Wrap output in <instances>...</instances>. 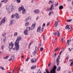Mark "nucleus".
<instances>
[{"instance_id":"obj_1","label":"nucleus","mask_w":73,"mask_h":73,"mask_svg":"<svg viewBox=\"0 0 73 73\" xmlns=\"http://www.w3.org/2000/svg\"><path fill=\"white\" fill-rule=\"evenodd\" d=\"M21 38L20 36H18L17 38V39L15 41V46L16 50H19V43L20 41V40H21Z\"/></svg>"},{"instance_id":"obj_2","label":"nucleus","mask_w":73,"mask_h":73,"mask_svg":"<svg viewBox=\"0 0 73 73\" xmlns=\"http://www.w3.org/2000/svg\"><path fill=\"white\" fill-rule=\"evenodd\" d=\"M44 30V29H43V27H42V29L41 28V27L40 26H39L37 28V32H40V33H42Z\"/></svg>"},{"instance_id":"obj_3","label":"nucleus","mask_w":73,"mask_h":73,"mask_svg":"<svg viewBox=\"0 0 73 73\" xmlns=\"http://www.w3.org/2000/svg\"><path fill=\"white\" fill-rule=\"evenodd\" d=\"M14 46V43H13V42H11L9 44V48L10 49H12L13 48V47Z\"/></svg>"},{"instance_id":"obj_4","label":"nucleus","mask_w":73,"mask_h":73,"mask_svg":"<svg viewBox=\"0 0 73 73\" xmlns=\"http://www.w3.org/2000/svg\"><path fill=\"white\" fill-rule=\"evenodd\" d=\"M60 55H58L57 58L56 60V64L57 66H58L59 63H60Z\"/></svg>"},{"instance_id":"obj_5","label":"nucleus","mask_w":73,"mask_h":73,"mask_svg":"<svg viewBox=\"0 0 73 73\" xmlns=\"http://www.w3.org/2000/svg\"><path fill=\"white\" fill-rule=\"evenodd\" d=\"M66 29H68L69 31H70L72 29V27L70 26L67 25L65 27Z\"/></svg>"},{"instance_id":"obj_6","label":"nucleus","mask_w":73,"mask_h":73,"mask_svg":"<svg viewBox=\"0 0 73 73\" xmlns=\"http://www.w3.org/2000/svg\"><path fill=\"white\" fill-rule=\"evenodd\" d=\"M56 32H55V33H53L54 35L55 36V35H57V36H58V37L60 36V32H59V31H58V30H57Z\"/></svg>"},{"instance_id":"obj_7","label":"nucleus","mask_w":73,"mask_h":73,"mask_svg":"<svg viewBox=\"0 0 73 73\" xmlns=\"http://www.w3.org/2000/svg\"><path fill=\"white\" fill-rule=\"evenodd\" d=\"M36 24V23L35 22L34 23L32 24L31 27V30H33V29H34V28H35Z\"/></svg>"},{"instance_id":"obj_8","label":"nucleus","mask_w":73,"mask_h":73,"mask_svg":"<svg viewBox=\"0 0 73 73\" xmlns=\"http://www.w3.org/2000/svg\"><path fill=\"white\" fill-rule=\"evenodd\" d=\"M30 61H31V63H35V62H36L37 61V59L36 58H31Z\"/></svg>"},{"instance_id":"obj_9","label":"nucleus","mask_w":73,"mask_h":73,"mask_svg":"<svg viewBox=\"0 0 73 73\" xmlns=\"http://www.w3.org/2000/svg\"><path fill=\"white\" fill-rule=\"evenodd\" d=\"M23 9H24V7L23 5H21V6L19 8L18 11L19 12H21V11H23Z\"/></svg>"},{"instance_id":"obj_10","label":"nucleus","mask_w":73,"mask_h":73,"mask_svg":"<svg viewBox=\"0 0 73 73\" xmlns=\"http://www.w3.org/2000/svg\"><path fill=\"white\" fill-rule=\"evenodd\" d=\"M5 18H4L3 19H2L1 21V23H0V27L1 25L3 24V23H5Z\"/></svg>"},{"instance_id":"obj_11","label":"nucleus","mask_w":73,"mask_h":73,"mask_svg":"<svg viewBox=\"0 0 73 73\" xmlns=\"http://www.w3.org/2000/svg\"><path fill=\"white\" fill-rule=\"evenodd\" d=\"M15 19H18L20 17V16L19 15V14L16 13L15 14Z\"/></svg>"},{"instance_id":"obj_12","label":"nucleus","mask_w":73,"mask_h":73,"mask_svg":"<svg viewBox=\"0 0 73 73\" xmlns=\"http://www.w3.org/2000/svg\"><path fill=\"white\" fill-rule=\"evenodd\" d=\"M34 12L35 13H39V12H40V11L38 9H35L34 11Z\"/></svg>"},{"instance_id":"obj_13","label":"nucleus","mask_w":73,"mask_h":73,"mask_svg":"<svg viewBox=\"0 0 73 73\" xmlns=\"http://www.w3.org/2000/svg\"><path fill=\"white\" fill-rule=\"evenodd\" d=\"M58 22H59V21H57L54 24L55 27H57V25H58Z\"/></svg>"},{"instance_id":"obj_14","label":"nucleus","mask_w":73,"mask_h":73,"mask_svg":"<svg viewBox=\"0 0 73 73\" xmlns=\"http://www.w3.org/2000/svg\"><path fill=\"white\" fill-rule=\"evenodd\" d=\"M28 33V30H25L24 31V34L25 35H27Z\"/></svg>"},{"instance_id":"obj_15","label":"nucleus","mask_w":73,"mask_h":73,"mask_svg":"<svg viewBox=\"0 0 73 73\" xmlns=\"http://www.w3.org/2000/svg\"><path fill=\"white\" fill-rule=\"evenodd\" d=\"M53 4L51 5V8L50 9V11H51L52 10H54V8H53Z\"/></svg>"},{"instance_id":"obj_16","label":"nucleus","mask_w":73,"mask_h":73,"mask_svg":"<svg viewBox=\"0 0 73 73\" xmlns=\"http://www.w3.org/2000/svg\"><path fill=\"white\" fill-rule=\"evenodd\" d=\"M70 41V40H68L67 41L66 45H67V46H68V45H69V42Z\"/></svg>"},{"instance_id":"obj_17","label":"nucleus","mask_w":73,"mask_h":73,"mask_svg":"<svg viewBox=\"0 0 73 73\" xmlns=\"http://www.w3.org/2000/svg\"><path fill=\"white\" fill-rule=\"evenodd\" d=\"M15 16H16V15L15 14H12L11 16V18L13 19L15 17Z\"/></svg>"},{"instance_id":"obj_18","label":"nucleus","mask_w":73,"mask_h":73,"mask_svg":"<svg viewBox=\"0 0 73 73\" xmlns=\"http://www.w3.org/2000/svg\"><path fill=\"white\" fill-rule=\"evenodd\" d=\"M22 13L24 15V14H25V9H24L23 10H22Z\"/></svg>"},{"instance_id":"obj_19","label":"nucleus","mask_w":73,"mask_h":73,"mask_svg":"<svg viewBox=\"0 0 73 73\" xmlns=\"http://www.w3.org/2000/svg\"><path fill=\"white\" fill-rule=\"evenodd\" d=\"M63 8L64 7H63V6L62 5L60 6L59 7V9H63Z\"/></svg>"},{"instance_id":"obj_20","label":"nucleus","mask_w":73,"mask_h":73,"mask_svg":"<svg viewBox=\"0 0 73 73\" xmlns=\"http://www.w3.org/2000/svg\"><path fill=\"white\" fill-rule=\"evenodd\" d=\"M29 23L28 22H27V23H26L25 24V26H26V27H27V26L29 25Z\"/></svg>"},{"instance_id":"obj_21","label":"nucleus","mask_w":73,"mask_h":73,"mask_svg":"<svg viewBox=\"0 0 73 73\" xmlns=\"http://www.w3.org/2000/svg\"><path fill=\"white\" fill-rule=\"evenodd\" d=\"M11 24H13L14 23V20L13 19L11 20L10 21Z\"/></svg>"},{"instance_id":"obj_22","label":"nucleus","mask_w":73,"mask_h":73,"mask_svg":"<svg viewBox=\"0 0 73 73\" xmlns=\"http://www.w3.org/2000/svg\"><path fill=\"white\" fill-rule=\"evenodd\" d=\"M36 66H32V67H31V68L32 69H34L35 68H36Z\"/></svg>"},{"instance_id":"obj_23","label":"nucleus","mask_w":73,"mask_h":73,"mask_svg":"<svg viewBox=\"0 0 73 73\" xmlns=\"http://www.w3.org/2000/svg\"><path fill=\"white\" fill-rule=\"evenodd\" d=\"M60 69H61V68H60V67L59 66L58 68H57V71H60Z\"/></svg>"},{"instance_id":"obj_24","label":"nucleus","mask_w":73,"mask_h":73,"mask_svg":"<svg viewBox=\"0 0 73 73\" xmlns=\"http://www.w3.org/2000/svg\"><path fill=\"white\" fill-rule=\"evenodd\" d=\"M18 73H23V70H19Z\"/></svg>"},{"instance_id":"obj_25","label":"nucleus","mask_w":73,"mask_h":73,"mask_svg":"<svg viewBox=\"0 0 73 73\" xmlns=\"http://www.w3.org/2000/svg\"><path fill=\"white\" fill-rule=\"evenodd\" d=\"M29 20V17H27L26 19L25 20V21L26 22H27V21H28Z\"/></svg>"},{"instance_id":"obj_26","label":"nucleus","mask_w":73,"mask_h":73,"mask_svg":"<svg viewBox=\"0 0 73 73\" xmlns=\"http://www.w3.org/2000/svg\"><path fill=\"white\" fill-rule=\"evenodd\" d=\"M36 53H37V51L35 50V51L33 52V54L34 55H35V54H36Z\"/></svg>"},{"instance_id":"obj_27","label":"nucleus","mask_w":73,"mask_h":73,"mask_svg":"<svg viewBox=\"0 0 73 73\" xmlns=\"http://www.w3.org/2000/svg\"><path fill=\"white\" fill-rule=\"evenodd\" d=\"M68 58L67 57L65 61V63H67V62H68Z\"/></svg>"},{"instance_id":"obj_28","label":"nucleus","mask_w":73,"mask_h":73,"mask_svg":"<svg viewBox=\"0 0 73 73\" xmlns=\"http://www.w3.org/2000/svg\"><path fill=\"white\" fill-rule=\"evenodd\" d=\"M11 58L12 60H14V58H15V56H14L13 55L11 57Z\"/></svg>"},{"instance_id":"obj_29","label":"nucleus","mask_w":73,"mask_h":73,"mask_svg":"<svg viewBox=\"0 0 73 73\" xmlns=\"http://www.w3.org/2000/svg\"><path fill=\"white\" fill-rule=\"evenodd\" d=\"M72 21V19L68 20L67 21V22H70Z\"/></svg>"},{"instance_id":"obj_30","label":"nucleus","mask_w":73,"mask_h":73,"mask_svg":"<svg viewBox=\"0 0 73 73\" xmlns=\"http://www.w3.org/2000/svg\"><path fill=\"white\" fill-rule=\"evenodd\" d=\"M17 35V32H15L14 34V36H16Z\"/></svg>"},{"instance_id":"obj_31","label":"nucleus","mask_w":73,"mask_h":73,"mask_svg":"<svg viewBox=\"0 0 73 73\" xmlns=\"http://www.w3.org/2000/svg\"><path fill=\"white\" fill-rule=\"evenodd\" d=\"M40 51L42 52V50H44V48H43V47L40 48Z\"/></svg>"},{"instance_id":"obj_32","label":"nucleus","mask_w":73,"mask_h":73,"mask_svg":"<svg viewBox=\"0 0 73 73\" xmlns=\"http://www.w3.org/2000/svg\"><path fill=\"white\" fill-rule=\"evenodd\" d=\"M8 57H9V56H6L5 57H4V58H5V59H8Z\"/></svg>"},{"instance_id":"obj_33","label":"nucleus","mask_w":73,"mask_h":73,"mask_svg":"<svg viewBox=\"0 0 73 73\" xmlns=\"http://www.w3.org/2000/svg\"><path fill=\"white\" fill-rule=\"evenodd\" d=\"M21 1L20 0H17V2L18 3H20Z\"/></svg>"},{"instance_id":"obj_34","label":"nucleus","mask_w":73,"mask_h":73,"mask_svg":"<svg viewBox=\"0 0 73 73\" xmlns=\"http://www.w3.org/2000/svg\"><path fill=\"white\" fill-rule=\"evenodd\" d=\"M8 2V0H5V1H4V4H5V3H7Z\"/></svg>"},{"instance_id":"obj_35","label":"nucleus","mask_w":73,"mask_h":73,"mask_svg":"<svg viewBox=\"0 0 73 73\" xmlns=\"http://www.w3.org/2000/svg\"><path fill=\"white\" fill-rule=\"evenodd\" d=\"M6 8H7V9H9V5H8L7 6Z\"/></svg>"},{"instance_id":"obj_36","label":"nucleus","mask_w":73,"mask_h":73,"mask_svg":"<svg viewBox=\"0 0 73 73\" xmlns=\"http://www.w3.org/2000/svg\"><path fill=\"white\" fill-rule=\"evenodd\" d=\"M73 64V61L71 62L70 64V66H72Z\"/></svg>"},{"instance_id":"obj_37","label":"nucleus","mask_w":73,"mask_h":73,"mask_svg":"<svg viewBox=\"0 0 73 73\" xmlns=\"http://www.w3.org/2000/svg\"><path fill=\"white\" fill-rule=\"evenodd\" d=\"M27 31H29L30 29H31V28L30 27H29L27 28Z\"/></svg>"},{"instance_id":"obj_38","label":"nucleus","mask_w":73,"mask_h":73,"mask_svg":"<svg viewBox=\"0 0 73 73\" xmlns=\"http://www.w3.org/2000/svg\"><path fill=\"white\" fill-rule=\"evenodd\" d=\"M37 47L36 46H35V51H37Z\"/></svg>"},{"instance_id":"obj_39","label":"nucleus","mask_w":73,"mask_h":73,"mask_svg":"<svg viewBox=\"0 0 73 73\" xmlns=\"http://www.w3.org/2000/svg\"><path fill=\"white\" fill-rule=\"evenodd\" d=\"M58 49V48H57L54 50V52H56V51H57V50Z\"/></svg>"},{"instance_id":"obj_40","label":"nucleus","mask_w":73,"mask_h":73,"mask_svg":"<svg viewBox=\"0 0 73 73\" xmlns=\"http://www.w3.org/2000/svg\"><path fill=\"white\" fill-rule=\"evenodd\" d=\"M13 7H15L14 6H11V9H14V8H13Z\"/></svg>"},{"instance_id":"obj_41","label":"nucleus","mask_w":73,"mask_h":73,"mask_svg":"<svg viewBox=\"0 0 73 73\" xmlns=\"http://www.w3.org/2000/svg\"><path fill=\"white\" fill-rule=\"evenodd\" d=\"M36 73H41V71L40 70H38V71Z\"/></svg>"},{"instance_id":"obj_42","label":"nucleus","mask_w":73,"mask_h":73,"mask_svg":"<svg viewBox=\"0 0 73 73\" xmlns=\"http://www.w3.org/2000/svg\"><path fill=\"white\" fill-rule=\"evenodd\" d=\"M50 3H52V1H50L48 3V4H50Z\"/></svg>"},{"instance_id":"obj_43","label":"nucleus","mask_w":73,"mask_h":73,"mask_svg":"<svg viewBox=\"0 0 73 73\" xmlns=\"http://www.w3.org/2000/svg\"><path fill=\"white\" fill-rule=\"evenodd\" d=\"M43 39L44 40H45V35H44L43 36Z\"/></svg>"},{"instance_id":"obj_44","label":"nucleus","mask_w":73,"mask_h":73,"mask_svg":"<svg viewBox=\"0 0 73 73\" xmlns=\"http://www.w3.org/2000/svg\"><path fill=\"white\" fill-rule=\"evenodd\" d=\"M62 51H60V53L59 54V56H60V55H61V53H62Z\"/></svg>"},{"instance_id":"obj_45","label":"nucleus","mask_w":73,"mask_h":73,"mask_svg":"<svg viewBox=\"0 0 73 73\" xmlns=\"http://www.w3.org/2000/svg\"><path fill=\"white\" fill-rule=\"evenodd\" d=\"M49 23H50V22H48L47 23V27H48V26H49Z\"/></svg>"},{"instance_id":"obj_46","label":"nucleus","mask_w":73,"mask_h":73,"mask_svg":"<svg viewBox=\"0 0 73 73\" xmlns=\"http://www.w3.org/2000/svg\"><path fill=\"white\" fill-rule=\"evenodd\" d=\"M1 48L2 50H3V49H4V46H1Z\"/></svg>"},{"instance_id":"obj_47","label":"nucleus","mask_w":73,"mask_h":73,"mask_svg":"<svg viewBox=\"0 0 73 73\" xmlns=\"http://www.w3.org/2000/svg\"><path fill=\"white\" fill-rule=\"evenodd\" d=\"M12 59L11 58L10 59H9L8 61H11Z\"/></svg>"},{"instance_id":"obj_48","label":"nucleus","mask_w":73,"mask_h":73,"mask_svg":"<svg viewBox=\"0 0 73 73\" xmlns=\"http://www.w3.org/2000/svg\"><path fill=\"white\" fill-rule=\"evenodd\" d=\"M39 19V17H36V20H37Z\"/></svg>"},{"instance_id":"obj_49","label":"nucleus","mask_w":73,"mask_h":73,"mask_svg":"<svg viewBox=\"0 0 73 73\" xmlns=\"http://www.w3.org/2000/svg\"><path fill=\"white\" fill-rule=\"evenodd\" d=\"M29 60V58H27V59L26 60V61H28Z\"/></svg>"},{"instance_id":"obj_50","label":"nucleus","mask_w":73,"mask_h":73,"mask_svg":"<svg viewBox=\"0 0 73 73\" xmlns=\"http://www.w3.org/2000/svg\"><path fill=\"white\" fill-rule=\"evenodd\" d=\"M31 43H30V44H29V48H30V46L31 45Z\"/></svg>"},{"instance_id":"obj_51","label":"nucleus","mask_w":73,"mask_h":73,"mask_svg":"<svg viewBox=\"0 0 73 73\" xmlns=\"http://www.w3.org/2000/svg\"><path fill=\"white\" fill-rule=\"evenodd\" d=\"M45 26V24L44 23L43 25V27H44Z\"/></svg>"},{"instance_id":"obj_52","label":"nucleus","mask_w":73,"mask_h":73,"mask_svg":"<svg viewBox=\"0 0 73 73\" xmlns=\"http://www.w3.org/2000/svg\"><path fill=\"white\" fill-rule=\"evenodd\" d=\"M58 3L57 2V4L55 5V6H58Z\"/></svg>"},{"instance_id":"obj_53","label":"nucleus","mask_w":73,"mask_h":73,"mask_svg":"<svg viewBox=\"0 0 73 73\" xmlns=\"http://www.w3.org/2000/svg\"><path fill=\"white\" fill-rule=\"evenodd\" d=\"M6 35V34H5V33L4 34H3V35H2V36H3V37H4V36H5V35Z\"/></svg>"},{"instance_id":"obj_54","label":"nucleus","mask_w":73,"mask_h":73,"mask_svg":"<svg viewBox=\"0 0 73 73\" xmlns=\"http://www.w3.org/2000/svg\"><path fill=\"white\" fill-rule=\"evenodd\" d=\"M50 12L52 14H53V13H54V12H53V11H50Z\"/></svg>"},{"instance_id":"obj_55","label":"nucleus","mask_w":73,"mask_h":73,"mask_svg":"<svg viewBox=\"0 0 73 73\" xmlns=\"http://www.w3.org/2000/svg\"><path fill=\"white\" fill-rule=\"evenodd\" d=\"M50 15H51V12H49L48 15H49V16H50Z\"/></svg>"},{"instance_id":"obj_56","label":"nucleus","mask_w":73,"mask_h":73,"mask_svg":"<svg viewBox=\"0 0 73 73\" xmlns=\"http://www.w3.org/2000/svg\"><path fill=\"white\" fill-rule=\"evenodd\" d=\"M1 69H2V70H5V69L4 68H3L2 67Z\"/></svg>"},{"instance_id":"obj_57","label":"nucleus","mask_w":73,"mask_h":73,"mask_svg":"<svg viewBox=\"0 0 73 73\" xmlns=\"http://www.w3.org/2000/svg\"><path fill=\"white\" fill-rule=\"evenodd\" d=\"M5 1V0H3L1 1V3H3V2H4Z\"/></svg>"},{"instance_id":"obj_58","label":"nucleus","mask_w":73,"mask_h":73,"mask_svg":"<svg viewBox=\"0 0 73 73\" xmlns=\"http://www.w3.org/2000/svg\"><path fill=\"white\" fill-rule=\"evenodd\" d=\"M34 1H35V0H32V3H33Z\"/></svg>"},{"instance_id":"obj_59","label":"nucleus","mask_w":73,"mask_h":73,"mask_svg":"<svg viewBox=\"0 0 73 73\" xmlns=\"http://www.w3.org/2000/svg\"><path fill=\"white\" fill-rule=\"evenodd\" d=\"M16 48H13V50H15Z\"/></svg>"},{"instance_id":"obj_60","label":"nucleus","mask_w":73,"mask_h":73,"mask_svg":"<svg viewBox=\"0 0 73 73\" xmlns=\"http://www.w3.org/2000/svg\"><path fill=\"white\" fill-rule=\"evenodd\" d=\"M68 50H69V51H71V50H70V48H69Z\"/></svg>"},{"instance_id":"obj_61","label":"nucleus","mask_w":73,"mask_h":73,"mask_svg":"<svg viewBox=\"0 0 73 73\" xmlns=\"http://www.w3.org/2000/svg\"><path fill=\"white\" fill-rule=\"evenodd\" d=\"M50 64H51V63H50V64L48 65V66H50Z\"/></svg>"},{"instance_id":"obj_62","label":"nucleus","mask_w":73,"mask_h":73,"mask_svg":"<svg viewBox=\"0 0 73 73\" xmlns=\"http://www.w3.org/2000/svg\"><path fill=\"white\" fill-rule=\"evenodd\" d=\"M2 5V4L1 3H0V8L1 7V6Z\"/></svg>"},{"instance_id":"obj_63","label":"nucleus","mask_w":73,"mask_h":73,"mask_svg":"<svg viewBox=\"0 0 73 73\" xmlns=\"http://www.w3.org/2000/svg\"><path fill=\"white\" fill-rule=\"evenodd\" d=\"M61 40H62V41H64V39H63V38H62Z\"/></svg>"},{"instance_id":"obj_64","label":"nucleus","mask_w":73,"mask_h":73,"mask_svg":"<svg viewBox=\"0 0 73 73\" xmlns=\"http://www.w3.org/2000/svg\"><path fill=\"white\" fill-rule=\"evenodd\" d=\"M5 39H3V42H5Z\"/></svg>"}]
</instances>
